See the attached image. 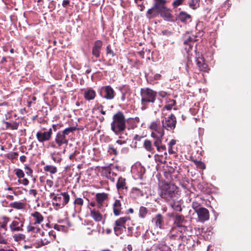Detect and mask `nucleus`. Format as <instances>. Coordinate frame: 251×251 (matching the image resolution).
I'll list each match as a JSON object with an SVG mask.
<instances>
[{
    "mask_svg": "<svg viewBox=\"0 0 251 251\" xmlns=\"http://www.w3.org/2000/svg\"><path fill=\"white\" fill-rule=\"evenodd\" d=\"M70 3L69 0H63L62 2V6L64 7H66V6Z\"/></svg>",
    "mask_w": 251,
    "mask_h": 251,
    "instance_id": "62",
    "label": "nucleus"
},
{
    "mask_svg": "<svg viewBox=\"0 0 251 251\" xmlns=\"http://www.w3.org/2000/svg\"><path fill=\"white\" fill-rule=\"evenodd\" d=\"M108 152L110 154H113L114 155H117L118 154L116 149H115L112 145H109L108 146Z\"/></svg>",
    "mask_w": 251,
    "mask_h": 251,
    "instance_id": "41",
    "label": "nucleus"
},
{
    "mask_svg": "<svg viewBox=\"0 0 251 251\" xmlns=\"http://www.w3.org/2000/svg\"><path fill=\"white\" fill-rule=\"evenodd\" d=\"M178 187L171 182H164L160 186L159 195L167 203L178 198Z\"/></svg>",
    "mask_w": 251,
    "mask_h": 251,
    "instance_id": "1",
    "label": "nucleus"
},
{
    "mask_svg": "<svg viewBox=\"0 0 251 251\" xmlns=\"http://www.w3.org/2000/svg\"><path fill=\"white\" fill-rule=\"evenodd\" d=\"M113 209L114 215L119 216L121 214L122 204L119 200H116L113 204Z\"/></svg>",
    "mask_w": 251,
    "mask_h": 251,
    "instance_id": "19",
    "label": "nucleus"
},
{
    "mask_svg": "<svg viewBox=\"0 0 251 251\" xmlns=\"http://www.w3.org/2000/svg\"><path fill=\"white\" fill-rule=\"evenodd\" d=\"M53 185V182L51 180L47 179L45 186V189L47 191H50V190L51 188Z\"/></svg>",
    "mask_w": 251,
    "mask_h": 251,
    "instance_id": "39",
    "label": "nucleus"
},
{
    "mask_svg": "<svg viewBox=\"0 0 251 251\" xmlns=\"http://www.w3.org/2000/svg\"><path fill=\"white\" fill-rule=\"evenodd\" d=\"M74 204L82 206L83 204V200L82 198H77L74 201Z\"/></svg>",
    "mask_w": 251,
    "mask_h": 251,
    "instance_id": "49",
    "label": "nucleus"
},
{
    "mask_svg": "<svg viewBox=\"0 0 251 251\" xmlns=\"http://www.w3.org/2000/svg\"><path fill=\"white\" fill-rule=\"evenodd\" d=\"M153 250L154 251H171L170 248L166 244L164 240L154 244Z\"/></svg>",
    "mask_w": 251,
    "mask_h": 251,
    "instance_id": "13",
    "label": "nucleus"
},
{
    "mask_svg": "<svg viewBox=\"0 0 251 251\" xmlns=\"http://www.w3.org/2000/svg\"><path fill=\"white\" fill-rule=\"evenodd\" d=\"M48 234L50 236H52L54 239L56 237V235L54 231L52 230L48 232Z\"/></svg>",
    "mask_w": 251,
    "mask_h": 251,
    "instance_id": "64",
    "label": "nucleus"
},
{
    "mask_svg": "<svg viewBox=\"0 0 251 251\" xmlns=\"http://www.w3.org/2000/svg\"><path fill=\"white\" fill-rule=\"evenodd\" d=\"M152 222L157 228L161 229L163 224V217L161 214H158L152 219Z\"/></svg>",
    "mask_w": 251,
    "mask_h": 251,
    "instance_id": "20",
    "label": "nucleus"
},
{
    "mask_svg": "<svg viewBox=\"0 0 251 251\" xmlns=\"http://www.w3.org/2000/svg\"><path fill=\"white\" fill-rule=\"evenodd\" d=\"M65 226L55 224L54 226V228L58 231H63L65 228Z\"/></svg>",
    "mask_w": 251,
    "mask_h": 251,
    "instance_id": "52",
    "label": "nucleus"
},
{
    "mask_svg": "<svg viewBox=\"0 0 251 251\" xmlns=\"http://www.w3.org/2000/svg\"><path fill=\"white\" fill-rule=\"evenodd\" d=\"M114 229L115 234L117 235H119L122 234L124 228L115 226L114 227Z\"/></svg>",
    "mask_w": 251,
    "mask_h": 251,
    "instance_id": "43",
    "label": "nucleus"
},
{
    "mask_svg": "<svg viewBox=\"0 0 251 251\" xmlns=\"http://www.w3.org/2000/svg\"><path fill=\"white\" fill-rule=\"evenodd\" d=\"M50 198L52 199V205L55 210L63 208L70 201V196L67 192L50 193Z\"/></svg>",
    "mask_w": 251,
    "mask_h": 251,
    "instance_id": "3",
    "label": "nucleus"
},
{
    "mask_svg": "<svg viewBox=\"0 0 251 251\" xmlns=\"http://www.w3.org/2000/svg\"><path fill=\"white\" fill-rule=\"evenodd\" d=\"M160 10L153 6L147 11L146 17L148 19H151L158 16Z\"/></svg>",
    "mask_w": 251,
    "mask_h": 251,
    "instance_id": "16",
    "label": "nucleus"
},
{
    "mask_svg": "<svg viewBox=\"0 0 251 251\" xmlns=\"http://www.w3.org/2000/svg\"><path fill=\"white\" fill-rule=\"evenodd\" d=\"M2 222L0 223V228L4 229L5 231L7 230V224L9 221V218L3 216L1 217Z\"/></svg>",
    "mask_w": 251,
    "mask_h": 251,
    "instance_id": "31",
    "label": "nucleus"
},
{
    "mask_svg": "<svg viewBox=\"0 0 251 251\" xmlns=\"http://www.w3.org/2000/svg\"><path fill=\"white\" fill-rule=\"evenodd\" d=\"M25 220L15 217L14 220L9 225V228L11 232H19L23 231V227Z\"/></svg>",
    "mask_w": 251,
    "mask_h": 251,
    "instance_id": "6",
    "label": "nucleus"
},
{
    "mask_svg": "<svg viewBox=\"0 0 251 251\" xmlns=\"http://www.w3.org/2000/svg\"><path fill=\"white\" fill-rule=\"evenodd\" d=\"M199 0H189L188 4L189 7L193 9H196L199 5Z\"/></svg>",
    "mask_w": 251,
    "mask_h": 251,
    "instance_id": "35",
    "label": "nucleus"
},
{
    "mask_svg": "<svg viewBox=\"0 0 251 251\" xmlns=\"http://www.w3.org/2000/svg\"><path fill=\"white\" fill-rule=\"evenodd\" d=\"M96 199L97 203H103L108 199V194L105 193H97Z\"/></svg>",
    "mask_w": 251,
    "mask_h": 251,
    "instance_id": "27",
    "label": "nucleus"
},
{
    "mask_svg": "<svg viewBox=\"0 0 251 251\" xmlns=\"http://www.w3.org/2000/svg\"><path fill=\"white\" fill-rule=\"evenodd\" d=\"M154 1L153 6L158 8L159 10L163 9L167 7L166 4L167 2V0H153Z\"/></svg>",
    "mask_w": 251,
    "mask_h": 251,
    "instance_id": "24",
    "label": "nucleus"
},
{
    "mask_svg": "<svg viewBox=\"0 0 251 251\" xmlns=\"http://www.w3.org/2000/svg\"><path fill=\"white\" fill-rule=\"evenodd\" d=\"M102 46V42L100 40H97L94 43V46L93 47L96 49L100 50Z\"/></svg>",
    "mask_w": 251,
    "mask_h": 251,
    "instance_id": "42",
    "label": "nucleus"
},
{
    "mask_svg": "<svg viewBox=\"0 0 251 251\" xmlns=\"http://www.w3.org/2000/svg\"><path fill=\"white\" fill-rule=\"evenodd\" d=\"M100 50L98 49L95 48L92 49V54L97 58H99L100 56Z\"/></svg>",
    "mask_w": 251,
    "mask_h": 251,
    "instance_id": "47",
    "label": "nucleus"
},
{
    "mask_svg": "<svg viewBox=\"0 0 251 251\" xmlns=\"http://www.w3.org/2000/svg\"><path fill=\"white\" fill-rule=\"evenodd\" d=\"M197 40V37L192 35V36L189 37L187 40L184 41V45L185 46V50L188 54L190 53L191 51L192 50L195 44V42Z\"/></svg>",
    "mask_w": 251,
    "mask_h": 251,
    "instance_id": "10",
    "label": "nucleus"
},
{
    "mask_svg": "<svg viewBox=\"0 0 251 251\" xmlns=\"http://www.w3.org/2000/svg\"><path fill=\"white\" fill-rule=\"evenodd\" d=\"M132 193L141 196H142L144 195L143 191L137 188H133L132 189Z\"/></svg>",
    "mask_w": 251,
    "mask_h": 251,
    "instance_id": "44",
    "label": "nucleus"
},
{
    "mask_svg": "<svg viewBox=\"0 0 251 251\" xmlns=\"http://www.w3.org/2000/svg\"><path fill=\"white\" fill-rule=\"evenodd\" d=\"M25 237V235L22 233L15 234L13 235V238L16 242L24 240Z\"/></svg>",
    "mask_w": 251,
    "mask_h": 251,
    "instance_id": "38",
    "label": "nucleus"
},
{
    "mask_svg": "<svg viewBox=\"0 0 251 251\" xmlns=\"http://www.w3.org/2000/svg\"><path fill=\"white\" fill-rule=\"evenodd\" d=\"M51 157L52 159L55 163H59L62 160L61 154L59 152H53L51 153Z\"/></svg>",
    "mask_w": 251,
    "mask_h": 251,
    "instance_id": "30",
    "label": "nucleus"
},
{
    "mask_svg": "<svg viewBox=\"0 0 251 251\" xmlns=\"http://www.w3.org/2000/svg\"><path fill=\"white\" fill-rule=\"evenodd\" d=\"M200 69L203 72H207L208 70V65L205 63H202L201 65H200Z\"/></svg>",
    "mask_w": 251,
    "mask_h": 251,
    "instance_id": "51",
    "label": "nucleus"
},
{
    "mask_svg": "<svg viewBox=\"0 0 251 251\" xmlns=\"http://www.w3.org/2000/svg\"><path fill=\"white\" fill-rule=\"evenodd\" d=\"M96 96V92L91 88H87L84 91V97L87 100H94Z\"/></svg>",
    "mask_w": 251,
    "mask_h": 251,
    "instance_id": "17",
    "label": "nucleus"
},
{
    "mask_svg": "<svg viewBox=\"0 0 251 251\" xmlns=\"http://www.w3.org/2000/svg\"><path fill=\"white\" fill-rule=\"evenodd\" d=\"M126 120L124 113L119 111L113 116L111 123V129L114 133L119 135L120 138H123L121 133L126 128Z\"/></svg>",
    "mask_w": 251,
    "mask_h": 251,
    "instance_id": "2",
    "label": "nucleus"
},
{
    "mask_svg": "<svg viewBox=\"0 0 251 251\" xmlns=\"http://www.w3.org/2000/svg\"><path fill=\"white\" fill-rule=\"evenodd\" d=\"M176 104V101L174 100L171 101V103L168 104L165 106L167 110H170L172 109L173 106Z\"/></svg>",
    "mask_w": 251,
    "mask_h": 251,
    "instance_id": "48",
    "label": "nucleus"
},
{
    "mask_svg": "<svg viewBox=\"0 0 251 251\" xmlns=\"http://www.w3.org/2000/svg\"><path fill=\"white\" fill-rule=\"evenodd\" d=\"M176 123V118L174 115L171 114L168 118L162 120V126L167 130H172L175 129Z\"/></svg>",
    "mask_w": 251,
    "mask_h": 251,
    "instance_id": "7",
    "label": "nucleus"
},
{
    "mask_svg": "<svg viewBox=\"0 0 251 251\" xmlns=\"http://www.w3.org/2000/svg\"><path fill=\"white\" fill-rule=\"evenodd\" d=\"M40 230V228L35 226V225L32 226L29 225L27 226V231L30 233L34 236H36V234L39 233Z\"/></svg>",
    "mask_w": 251,
    "mask_h": 251,
    "instance_id": "23",
    "label": "nucleus"
},
{
    "mask_svg": "<svg viewBox=\"0 0 251 251\" xmlns=\"http://www.w3.org/2000/svg\"><path fill=\"white\" fill-rule=\"evenodd\" d=\"M106 53L111 57H113L115 55L114 51L110 49V46H107L106 47Z\"/></svg>",
    "mask_w": 251,
    "mask_h": 251,
    "instance_id": "50",
    "label": "nucleus"
},
{
    "mask_svg": "<svg viewBox=\"0 0 251 251\" xmlns=\"http://www.w3.org/2000/svg\"><path fill=\"white\" fill-rule=\"evenodd\" d=\"M76 129V127L71 126L65 128L64 130L61 132L66 137L67 135H69L70 133H73Z\"/></svg>",
    "mask_w": 251,
    "mask_h": 251,
    "instance_id": "37",
    "label": "nucleus"
},
{
    "mask_svg": "<svg viewBox=\"0 0 251 251\" xmlns=\"http://www.w3.org/2000/svg\"><path fill=\"white\" fill-rule=\"evenodd\" d=\"M197 167L200 169H204L205 168V164L203 162L200 161L199 162H197Z\"/></svg>",
    "mask_w": 251,
    "mask_h": 251,
    "instance_id": "54",
    "label": "nucleus"
},
{
    "mask_svg": "<svg viewBox=\"0 0 251 251\" xmlns=\"http://www.w3.org/2000/svg\"><path fill=\"white\" fill-rule=\"evenodd\" d=\"M18 127H19V123L16 122H15L11 123L10 128L12 130H16L18 128Z\"/></svg>",
    "mask_w": 251,
    "mask_h": 251,
    "instance_id": "53",
    "label": "nucleus"
},
{
    "mask_svg": "<svg viewBox=\"0 0 251 251\" xmlns=\"http://www.w3.org/2000/svg\"><path fill=\"white\" fill-rule=\"evenodd\" d=\"M29 194L35 197L37 194V192L35 189H30L29 190Z\"/></svg>",
    "mask_w": 251,
    "mask_h": 251,
    "instance_id": "58",
    "label": "nucleus"
},
{
    "mask_svg": "<svg viewBox=\"0 0 251 251\" xmlns=\"http://www.w3.org/2000/svg\"><path fill=\"white\" fill-rule=\"evenodd\" d=\"M168 203L174 210L177 211H181V206L177 201V199L176 200H173L171 202H168Z\"/></svg>",
    "mask_w": 251,
    "mask_h": 251,
    "instance_id": "28",
    "label": "nucleus"
},
{
    "mask_svg": "<svg viewBox=\"0 0 251 251\" xmlns=\"http://www.w3.org/2000/svg\"><path fill=\"white\" fill-rule=\"evenodd\" d=\"M128 220L129 218L127 217H121L115 221V226L126 229L125 224Z\"/></svg>",
    "mask_w": 251,
    "mask_h": 251,
    "instance_id": "26",
    "label": "nucleus"
},
{
    "mask_svg": "<svg viewBox=\"0 0 251 251\" xmlns=\"http://www.w3.org/2000/svg\"><path fill=\"white\" fill-rule=\"evenodd\" d=\"M154 146L156 147L157 151L159 152L164 151L165 155H167L166 148L165 146L162 145V139H158L153 141Z\"/></svg>",
    "mask_w": 251,
    "mask_h": 251,
    "instance_id": "18",
    "label": "nucleus"
},
{
    "mask_svg": "<svg viewBox=\"0 0 251 251\" xmlns=\"http://www.w3.org/2000/svg\"><path fill=\"white\" fill-rule=\"evenodd\" d=\"M143 138V136L136 134L133 137V140L135 141V144H136L137 141H140Z\"/></svg>",
    "mask_w": 251,
    "mask_h": 251,
    "instance_id": "55",
    "label": "nucleus"
},
{
    "mask_svg": "<svg viewBox=\"0 0 251 251\" xmlns=\"http://www.w3.org/2000/svg\"><path fill=\"white\" fill-rule=\"evenodd\" d=\"M52 134V129L50 128L47 131H39L36 133V137L39 142L43 143L50 140Z\"/></svg>",
    "mask_w": 251,
    "mask_h": 251,
    "instance_id": "8",
    "label": "nucleus"
},
{
    "mask_svg": "<svg viewBox=\"0 0 251 251\" xmlns=\"http://www.w3.org/2000/svg\"><path fill=\"white\" fill-rule=\"evenodd\" d=\"M150 128L151 130V137L153 138V141L163 139L164 135V128L161 126L159 121L152 122L151 124Z\"/></svg>",
    "mask_w": 251,
    "mask_h": 251,
    "instance_id": "4",
    "label": "nucleus"
},
{
    "mask_svg": "<svg viewBox=\"0 0 251 251\" xmlns=\"http://www.w3.org/2000/svg\"><path fill=\"white\" fill-rule=\"evenodd\" d=\"M104 106L102 105H100L98 109L100 110V112L102 115L105 114V111L103 110Z\"/></svg>",
    "mask_w": 251,
    "mask_h": 251,
    "instance_id": "59",
    "label": "nucleus"
},
{
    "mask_svg": "<svg viewBox=\"0 0 251 251\" xmlns=\"http://www.w3.org/2000/svg\"><path fill=\"white\" fill-rule=\"evenodd\" d=\"M196 212L198 214L199 220L201 222L207 221L209 218V211L205 208L201 207L197 209Z\"/></svg>",
    "mask_w": 251,
    "mask_h": 251,
    "instance_id": "11",
    "label": "nucleus"
},
{
    "mask_svg": "<svg viewBox=\"0 0 251 251\" xmlns=\"http://www.w3.org/2000/svg\"><path fill=\"white\" fill-rule=\"evenodd\" d=\"M50 242V241L49 240H47L46 239H44V240H41V244L42 245H47Z\"/></svg>",
    "mask_w": 251,
    "mask_h": 251,
    "instance_id": "60",
    "label": "nucleus"
},
{
    "mask_svg": "<svg viewBox=\"0 0 251 251\" xmlns=\"http://www.w3.org/2000/svg\"><path fill=\"white\" fill-rule=\"evenodd\" d=\"M141 102L143 104L146 102L153 103L157 96V93L149 88H142L141 89Z\"/></svg>",
    "mask_w": 251,
    "mask_h": 251,
    "instance_id": "5",
    "label": "nucleus"
},
{
    "mask_svg": "<svg viewBox=\"0 0 251 251\" xmlns=\"http://www.w3.org/2000/svg\"><path fill=\"white\" fill-rule=\"evenodd\" d=\"M191 18V16L185 12H180L178 16V19L182 22H186Z\"/></svg>",
    "mask_w": 251,
    "mask_h": 251,
    "instance_id": "29",
    "label": "nucleus"
},
{
    "mask_svg": "<svg viewBox=\"0 0 251 251\" xmlns=\"http://www.w3.org/2000/svg\"><path fill=\"white\" fill-rule=\"evenodd\" d=\"M19 182L22 184H23L25 186H26L28 184L29 181L26 178H23L22 180H19Z\"/></svg>",
    "mask_w": 251,
    "mask_h": 251,
    "instance_id": "56",
    "label": "nucleus"
},
{
    "mask_svg": "<svg viewBox=\"0 0 251 251\" xmlns=\"http://www.w3.org/2000/svg\"><path fill=\"white\" fill-rule=\"evenodd\" d=\"M44 170L45 172L50 173L51 174H54L57 173V168L52 165H46L44 167Z\"/></svg>",
    "mask_w": 251,
    "mask_h": 251,
    "instance_id": "32",
    "label": "nucleus"
},
{
    "mask_svg": "<svg viewBox=\"0 0 251 251\" xmlns=\"http://www.w3.org/2000/svg\"><path fill=\"white\" fill-rule=\"evenodd\" d=\"M148 212V210L146 207L141 206L139 208V217L144 218L146 216Z\"/></svg>",
    "mask_w": 251,
    "mask_h": 251,
    "instance_id": "36",
    "label": "nucleus"
},
{
    "mask_svg": "<svg viewBox=\"0 0 251 251\" xmlns=\"http://www.w3.org/2000/svg\"><path fill=\"white\" fill-rule=\"evenodd\" d=\"M10 206L17 209H22L25 208V204L23 202L15 201L10 204Z\"/></svg>",
    "mask_w": 251,
    "mask_h": 251,
    "instance_id": "33",
    "label": "nucleus"
},
{
    "mask_svg": "<svg viewBox=\"0 0 251 251\" xmlns=\"http://www.w3.org/2000/svg\"><path fill=\"white\" fill-rule=\"evenodd\" d=\"M15 171L16 172L15 174L18 178H24V177L25 176V174H24V172L21 169H16Z\"/></svg>",
    "mask_w": 251,
    "mask_h": 251,
    "instance_id": "40",
    "label": "nucleus"
},
{
    "mask_svg": "<svg viewBox=\"0 0 251 251\" xmlns=\"http://www.w3.org/2000/svg\"><path fill=\"white\" fill-rule=\"evenodd\" d=\"M154 143V142L153 141ZM155 146H154V143L152 144V141L146 139L143 143V148L145 150L148 151V152L151 153V154H153L155 151Z\"/></svg>",
    "mask_w": 251,
    "mask_h": 251,
    "instance_id": "15",
    "label": "nucleus"
},
{
    "mask_svg": "<svg viewBox=\"0 0 251 251\" xmlns=\"http://www.w3.org/2000/svg\"><path fill=\"white\" fill-rule=\"evenodd\" d=\"M31 216L34 218V223L33 225H36L37 224H40L44 220V217L39 212L35 211L32 213H31Z\"/></svg>",
    "mask_w": 251,
    "mask_h": 251,
    "instance_id": "22",
    "label": "nucleus"
},
{
    "mask_svg": "<svg viewBox=\"0 0 251 251\" xmlns=\"http://www.w3.org/2000/svg\"><path fill=\"white\" fill-rule=\"evenodd\" d=\"M55 141L59 147H60L63 144L67 145L68 143V138L61 131L57 133Z\"/></svg>",
    "mask_w": 251,
    "mask_h": 251,
    "instance_id": "14",
    "label": "nucleus"
},
{
    "mask_svg": "<svg viewBox=\"0 0 251 251\" xmlns=\"http://www.w3.org/2000/svg\"><path fill=\"white\" fill-rule=\"evenodd\" d=\"M25 169L27 170V172L26 173L28 176H31L32 174V170L27 165H25Z\"/></svg>",
    "mask_w": 251,
    "mask_h": 251,
    "instance_id": "57",
    "label": "nucleus"
},
{
    "mask_svg": "<svg viewBox=\"0 0 251 251\" xmlns=\"http://www.w3.org/2000/svg\"><path fill=\"white\" fill-rule=\"evenodd\" d=\"M116 187L119 191H122L124 190H126V179L122 177H120L117 182Z\"/></svg>",
    "mask_w": 251,
    "mask_h": 251,
    "instance_id": "21",
    "label": "nucleus"
},
{
    "mask_svg": "<svg viewBox=\"0 0 251 251\" xmlns=\"http://www.w3.org/2000/svg\"><path fill=\"white\" fill-rule=\"evenodd\" d=\"M184 221V218L182 215L177 214L175 217V223L178 226H182L183 222Z\"/></svg>",
    "mask_w": 251,
    "mask_h": 251,
    "instance_id": "34",
    "label": "nucleus"
},
{
    "mask_svg": "<svg viewBox=\"0 0 251 251\" xmlns=\"http://www.w3.org/2000/svg\"><path fill=\"white\" fill-rule=\"evenodd\" d=\"M185 0H175L172 3L173 6L174 8H176L177 6L181 5Z\"/></svg>",
    "mask_w": 251,
    "mask_h": 251,
    "instance_id": "45",
    "label": "nucleus"
},
{
    "mask_svg": "<svg viewBox=\"0 0 251 251\" xmlns=\"http://www.w3.org/2000/svg\"><path fill=\"white\" fill-rule=\"evenodd\" d=\"M171 10L166 7L163 9L160 10V16L165 21L171 22L173 21V16L171 14Z\"/></svg>",
    "mask_w": 251,
    "mask_h": 251,
    "instance_id": "12",
    "label": "nucleus"
},
{
    "mask_svg": "<svg viewBox=\"0 0 251 251\" xmlns=\"http://www.w3.org/2000/svg\"><path fill=\"white\" fill-rule=\"evenodd\" d=\"M101 91H103L104 95L103 97L106 100H111L114 98L115 96V92L114 89L110 85L104 86L101 89Z\"/></svg>",
    "mask_w": 251,
    "mask_h": 251,
    "instance_id": "9",
    "label": "nucleus"
},
{
    "mask_svg": "<svg viewBox=\"0 0 251 251\" xmlns=\"http://www.w3.org/2000/svg\"><path fill=\"white\" fill-rule=\"evenodd\" d=\"M91 216L96 222H100L102 220V215L96 209L91 210Z\"/></svg>",
    "mask_w": 251,
    "mask_h": 251,
    "instance_id": "25",
    "label": "nucleus"
},
{
    "mask_svg": "<svg viewBox=\"0 0 251 251\" xmlns=\"http://www.w3.org/2000/svg\"><path fill=\"white\" fill-rule=\"evenodd\" d=\"M176 143V141L175 140L172 139L169 143V147H173L174 145H175Z\"/></svg>",
    "mask_w": 251,
    "mask_h": 251,
    "instance_id": "61",
    "label": "nucleus"
},
{
    "mask_svg": "<svg viewBox=\"0 0 251 251\" xmlns=\"http://www.w3.org/2000/svg\"><path fill=\"white\" fill-rule=\"evenodd\" d=\"M126 140H118L116 141V143L119 145H123L126 144Z\"/></svg>",
    "mask_w": 251,
    "mask_h": 251,
    "instance_id": "63",
    "label": "nucleus"
},
{
    "mask_svg": "<svg viewBox=\"0 0 251 251\" xmlns=\"http://www.w3.org/2000/svg\"><path fill=\"white\" fill-rule=\"evenodd\" d=\"M200 206V203L197 201H193L192 202V206L193 208L195 210V212L196 210L200 208L199 207Z\"/></svg>",
    "mask_w": 251,
    "mask_h": 251,
    "instance_id": "46",
    "label": "nucleus"
}]
</instances>
